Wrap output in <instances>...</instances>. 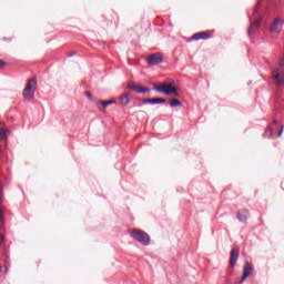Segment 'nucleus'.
<instances>
[{"instance_id":"obj_24","label":"nucleus","mask_w":284,"mask_h":284,"mask_svg":"<svg viewBox=\"0 0 284 284\" xmlns=\"http://www.w3.org/2000/svg\"><path fill=\"white\" fill-rule=\"evenodd\" d=\"M283 130H284V125H282L281 129H280V132L277 134L278 138L283 135Z\"/></svg>"},{"instance_id":"obj_8","label":"nucleus","mask_w":284,"mask_h":284,"mask_svg":"<svg viewBox=\"0 0 284 284\" xmlns=\"http://www.w3.org/2000/svg\"><path fill=\"white\" fill-rule=\"evenodd\" d=\"M253 272H254V266L250 262H245L243 276L240 280V283H245V281H247V276H251Z\"/></svg>"},{"instance_id":"obj_6","label":"nucleus","mask_w":284,"mask_h":284,"mask_svg":"<svg viewBox=\"0 0 284 284\" xmlns=\"http://www.w3.org/2000/svg\"><path fill=\"white\" fill-rule=\"evenodd\" d=\"M284 20L281 17L274 19L273 23L271 24V32L273 34H280L281 30H283Z\"/></svg>"},{"instance_id":"obj_1","label":"nucleus","mask_w":284,"mask_h":284,"mask_svg":"<svg viewBox=\"0 0 284 284\" xmlns=\"http://www.w3.org/2000/svg\"><path fill=\"white\" fill-rule=\"evenodd\" d=\"M155 92H162L163 94H166V97H179V89H176V85L173 82H164L161 85L154 87Z\"/></svg>"},{"instance_id":"obj_12","label":"nucleus","mask_w":284,"mask_h":284,"mask_svg":"<svg viewBox=\"0 0 284 284\" xmlns=\"http://www.w3.org/2000/svg\"><path fill=\"white\" fill-rule=\"evenodd\" d=\"M273 79H275L276 85H284V72L273 71Z\"/></svg>"},{"instance_id":"obj_25","label":"nucleus","mask_w":284,"mask_h":284,"mask_svg":"<svg viewBox=\"0 0 284 284\" xmlns=\"http://www.w3.org/2000/svg\"><path fill=\"white\" fill-rule=\"evenodd\" d=\"M74 54H77V52L71 51V52L68 53V57L71 58V57H74Z\"/></svg>"},{"instance_id":"obj_4","label":"nucleus","mask_w":284,"mask_h":284,"mask_svg":"<svg viewBox=\"0 0 284 284\" xmlns=\"http://www.w3.org/2000/svg\"><path fill=\"white\" fill-rule=\"evenodd\" d=\"M212 37H214V30L200 31L189 38V41H207Z\"/></svg>"},{"instance_id":"obj_17","label":"nucleus","mask_w":284,"mask_h":284,"mask_svg":"<svg viewBox=\"0 0 284 284\" xmlns=\"http://www.w3.org/2000/svg\"><path fill=\"white\" fill-rule=\"evenodd\" d=\"M181 105H183V103L180 100L174 99L170 101L171 108H181Z\"/></svg>"},{"instance_id":"obj_3","label":"nucleus","mask_w":284,"mask_h":284,"mask_svg":"<svg viewBox=\"0 0 284 284\" xmlns=\"http://www.w3.org/2000/svg\"><path fill=\"white\" fill-rule=\"evenodd\" d=\"M131 236L134 239V241H138V243H141L142 245H150V235L142 230L134 229L131 231Z\"/></svg>"},{"instance_id":"obj_22","label":"nucleus","mask_w":284,"mask_h":284,"mask_svg":"<svg viewBox=\"0 0 284 284\" xmlns=\"http://www.w3.org/2000/svg\"><path fill=\"white\" fill-rule=\"evenodd\" d=\"M3 241H6V237H3V234L0 233V245H3Z\"/></svg>"},{"instance_id":"obj_14","label":"nucleus","mask_w":284,"mask_h":284,"mask_svg":"<svg viewBox=\"0 0 284 284\" xmlns=\"http://www.w3.org/2000/svg\"><path fill=\"white\" fill-rule=\"evenodd\" d=\"M274 126L273 125H268L264 132V136L266 139H272V136H274Z\"/></svg>"},{"instance_id":"obj_16","label":"nucleus","mask_w":284,"mask_h":284,"mask_svg":"<svg viewBox=\"0 0 284 284\" xmlns=\"http://www.w3.org/2000/svg\"><path fill=\"white\" fill-rule=\"evenodd\" d=\"M100 105H102L103 109L108 108V105H114L116 103V100H105L98 102Z\"/></svg>"},{"instance_id":"obj_20","label":"nucleus","mask_w":284,"mask_h":284,"mask_svg":"<svg viewBox=\"0 0 284 284\" xmlns=\"http://www.w3.org/2000/svg\"><path fill=\"white\" fill-rule=\"evenodd\" d=\"M6 199L3 197V187L0 186V203H3Z\"/></svg>"},{"instance_id":"obj_11","label":"nucleus","mask_w":284,"mask_h":284,"mask_svg":"<svg viewBox=\"0 0 284 284\" xmlns=\"http://www.w3.org/2000/svg\"><path fill=\"white\" fill-rule=\"evenodd\" d=\"M247 216H250V211L246 209H242L237 212V220L241 223H245V221H247Z\"/></svg>"},{"instance_id":"obj_26","label":"nucleus","mask_w":284,"mask_h":284,"mask_svg":"<svg viewBox=\"0 0 284 284\" xmlns=\"http://www.w3.org/2000/svg\"><path fill=\"white\" fill-rule=\"evenodd\" d=\"M273 128L275 126V125H278V121H276V120H273V124H271Z\"/></svg>"},{"instance_id":"obj_18","label":"nucleus","mask_w":284,"mask_h":284,"mask_svg":"<svg viewBox=\"0 0 284 284\" xmlns=\"http://www.w3.org/2000/svg\"><path fill=\"white\" fill-rule=\"evenodd\" d=\"M8 139V130L7 129H0V141H6Z\"/></svg>"},{"instance_id":"obj_15","label":"nucleus","mask_w":284,"mask_h":284,"mask_svg":"<svg viewBox=\"0 0 284 284\" xmlns=\"http://www.w3.org/2000/svg\"><path fill=\"white\" fill-rule=\"evenodd\" d=\"M261 26V20H257L253 23H251L250 28H248V34H252V32H254L256 30V28H258Z\"/></svg>"},{"instance_id":"obj_2","label":"nucleus","mask_w":284,"mask_h":284,"mask_svg":"<svg viewBox=\"0 0 284 284\" xmlns=\"http://www.w3.org/2000/svg\"><path fill=\"white\" fill-rule=\"evenodd\" d=\"M37 92V78H31L23 91H22V97L23 99H26L27 101H30L31 99H34V93Z\"/></svg>"},{"instance_id":"obj_27","label":"nucleus","mask_w":284,"mask_h":284,"mask_svg":"<svg viewBox=\"0 0 284 284\" xmlns=\"http://www.w3.org/2000/svg\"><path fill=\"white\" fill-rule=\"evenodd\" d=\"M1 272H3V266H2V265H0V273H1Z\"/></svg>"},{"instance_id":"obj_23","label":"nucleus","mask_w":284,"mask_h":284,"mask_svg":"<svg viewBox=\"0 0 284 284\" xmlns=\"http://www.w3.org/2000/svg\"><path fill=\"white\" fill-rule=\"evenodd\" d=\"M2 68H6V61L3 60L0 61V70H2Z\"/></svg>"},{"instance_id":"obj_9","label":"nucleus","mask_w":284,"mask_h":284,"mask_svg":"<svg viewBox=\"0 0 284 284\" xmlns=\"http://www.w3.org/2000/svg\"><path fill=\"white\" fill-rule=\"evenodd\" d=\"M128 90H133V92H138V94H145V92H150V88L141 87L139 84L130 83L126 85Z\"/></svg>"},{"instance_id":"obj_5","label":"nucleus","mask_w":284,"mask_h":284,"mask_svg":"<svg viewBox=\"0 0 284 284\" xmlns=\"http://www.w3.org/2000/svg\"><path fill=\"white\" fill-rule=\"evenodd\" d=\"M241 254V247L239 245L233 244L231 248V255H230V267H234L236 265V262L239 261V256Z\"/></svg>"},{"instance_id":"obj_10","label":"nucleus","mask_w":284,"mask_h":284,"mask_svg":"<svg viewBox=\"0 0 284 284\" xmlns=\"http://www.w3.org/2000/svg\"><path fill=\"white\" fill-rule=\"evenodd\" d=\"M142 103L144 104L150 103L151 105H156L159 103H168V100L163 98H149V99H143Z\"/></svg>"},{"instance_id":"obj_19","label":"nucleus","mask_w":284,"mask_h":284,"mask_svg":"<svg viewBox=\"0 0 284 284\" xmlns=\"http://www.w3.org/2000/svg\"><path fill=\"white\" fill-rule=\"evenodd\" d=\"M6 219L3 217V210L0 209V230L3 229Z\"/></svg>"},{"instance_id":"obj_7","label":"nucleus","mask_w":284,"mask_h":284,"mask_svg":"<svg viewBox=\"0 0 284 284\" xmlns=\"http://www.w3.org/2000/svg\"><path fill=\"white\" fill-rule=\"evenodd\" d=\"M146 63L148 65H159V63H163V54L161 53H154L149 57H146Z\"/></svg>"},{"instance_id":"obj_21","label":"nucleus","mask_w":284,"mask_h":284,"mask_svg":"<svg viewBox=\"0 0 284 284\" xmlns=\"http://www.w3.org/2000/svg\"><path fill=\"white\" fill-rule=\"evenodd\" d=\"M84 95L87 97V99H89V101H92V92L87 91L84 92Z\"/></svg>"},{"instance_id":"obj_13","label":"nucleus","mask_w":284,"mask_h":284,"mask_svg":"<svg viewBox=\"0 0 284 284\" xmlns=\"http://www.w3.org/2000/svg\"><path fill=\"white\" fill-rule=\"evenodd\" d=\"M120 103L121 105H129L130 104V93H123L120 95Z\"/></svg>"}]
</instances>
